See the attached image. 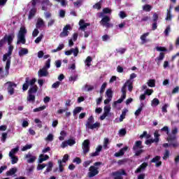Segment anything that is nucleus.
Segmentation results:
<instances>
[{
  "label": "nucleus",
  "instance_id": "4468645a",
  "mask_svg": "<svg viewBox=\"0 0 179 179\" xmlns=\"http://www.w3.org/2000/svg\"><path fill=\"white\" fill-rule=\"evenodd\" d=\"M103 150V146L99 145L96 148V151L90 155V157H96V156H99L101 151Z\"/></svg>",
  "mask_w": 179,
  "mask_h": 179
},
{
  "label": "nucleus",
  "instance_id": "a878e982",
  "mask_svg": "<svg viewBox=\"0 0 179 179\" xmlns=\"http://www.w3.org/2000/svg\"><path fill=\"white\" fill-rule=\"evenodd\" d=\"M50 159V157L48 155H43L41 154L38 159V163L41 164L43 162H45V160H48Z\"/></svg>",
  "mask_w": 179,
  "mask_h": 179
},
{
  "label": "nucleus",
  "instance_id": "dca6fc26",
  "mask_svg": "<svg viewBox=\"0 0 179 179\" xmlns=\"http://www.w3.org/2000/svg\"><path fill=\"white\" fill-rule=\"evenodd\" d=\"M128 150V147L125 146L120 149L117 152L115 153V157H120V156H124L125 155V151Z\"/></svg>",
  "mask_w": 179,
  "mask_h": 179
},
{
  "label": "nucleus",
  "instance_id": "20e7f679",
  "mask_svg": "<svg viewBox=\"0 0 179 179\" xmlns=\"http://www.w3.org/2000/svg\"><path fill=\"white\" fill-rule=\"evenodd\" d=\"M36 78H32L31 80H30V78H29V77H27L25 78V83H24L22 85L23 92H26V90H27L29 89V85H30V86H34V84L36 83Z\"/></svg>",
  "mask_w": 179,
  "mask_h": 179
},
{
  "label": "nucleus",
  "instance_id": "f704fd0d",
  "mask_svg": "<svg viewBox=\"0 0 179 179\" xmlns=\"http://www.w3.org/2000/svg\"><path fill=\"white\" fill-rule=\"evenodd\" d=\"M100 127H101L100 122H96L92 124L87 129H99Z\"/></svg>",
  "mask_w": 179,
  "mask_h": 179
},
{
  "label": "nucleus",
  "instance_id": "a18cd8bd",
  "mask_svg": "<svg viewBox=\"0 0 179 179\" xmlns=\"http://www.w3.org/2000/svg\"><path fill=\"white\" fill-rule=\"evenodd\" d=\"M143 10H145V12H150L152 10V6L149 4H145L143 6Z\"/></svg>",
  "mask_w": 179,
  "mask_h": 179
},
{
  "label": "nucleus",
  "instance_id": "6e6d98bb",
  "mask_svg": "<svg viewBox=\"0 0 179 179\" xmlns=\"http://www.w3.org/2000/svg\"><path fill=\"white\" fill-rule=\"evenodd\" d=\"M170 157V151L169 150H166L164 154L163 159L164 160H167Z\"/></svg>",
  "mask_w": 179,
  "mask_h": 179
},
{
  "label": "nucleus",
  "instance_id": "aec40b11",
  "mask_svg": "<svg viewBox=\"0 0 179 179\" xmlns=\"http://www.w3.org/2000/svg\"><path fill=\"white\" fill-rule=\"evenodd\" d=\"M73 54L74 57H78V54H79V48H71L70 50H68V55H72Z\"/></svg>",
  "mask_w": 179,
  "mask_h": 179
},
{
  "label": "nucleus",
  "instance_id": "412c9836",
  "mask_svg": "<svg viewBox=\"0 0 179 179\" xmlns=\"http://www.w3.org/2000/svg\"><path fill=\"white\" fill-rule=\"evenodd\" d=\"M36 13H37V8H32L29 10L28 19H29V20H31V19H33V17H34V16H36Z\"/></svg>",
  "mask_w": 179,
  "mask_h": 179
},
{
  "label": "nucleus",
  "instance_id": "052dcab7",
  "mask_svg": "<svg viewBox=\"0 0 179 179\" xmlns=\"http://www.w3.org/2000/svg\"><path fill=\"white\" fill-rule=\"evenodd\" d=\"M10 59V55L6 53L3 55V62H8V59Z\"/></svg>",
  "mask_w": 179,
  "mask_h": 179
},
{
  "label": "nucleus",
  "instance_id": "864d4df0",
  "mask_svg": "<svg viewBox=\"0 0 179 179\" xmlns=\"http://www.w3.org/2000/svg\"><path fill=\"white\" fill-rule=\"evenodd\" d=\"M11 158V164H16L19 162V157L16 156L10 157Z\"/></svg>",
  "mask_w": 179,
  "mask_h": 179
},
{
  "label": "nucleus",
  "instance_id": "3c124183",
  "mask_svg": "<svg viewBox=\"0 0 179 179\" xmlns=\"http://www.w3.org/2000/svg\"><path fill=\"white\" fill-rule=\"evenodd\" d=\"M76 144V141L75 138H69L68 139V146H73V145Z\"/></svg>",
  "mask_w": 179,
  "mask_h": 179
},
{
  "label": "nucleus",
  "instance_id": "0eeeda50",
  "mask_svg": "<svg viewBox=\"0 0 179 179\" xmlns=\"http://www.w3.org/2000/svg\"><path fill=\"white\" fill-rule=\"evenodd\" d=\"M88 152H90V140L86 139L83 143V153L86 155Z\"/></svg>",
  "mask_w": 179,
  "mask_h": 179
},
{
  "label": "nucleus",
  "instance_id": "ea45409f",
  "mask_svg": "<svg viewBox=\"0 0 179 179\" xmlns=\"http://www.w3.org/2000/svg\"><path fill=\"white\" fill-rule=\"evenodd\" d=\"M147 84L149 87H155V86H156V80L150 79L148 81Z\"/></svg>",
  "mask_w": 179,
  "mask_h": 179
},
{
  "label": "nucleus",
  "instance_id": "13d9d810",
  "mask_svg": "<svg viewBox=\"0 0 179 179\" xmlns=\"http://www.w3.org/2000/svg\"><path fill=\"white\" fill-rule=\"evenodd\" d=\"M7 138H8V133L6 132L3 133L1 135V142H3V143H5V142H6Z\"/></svg>",
  "mask_w": 179,
  "mask_h": 179
},
{
  "label": "nucleus",
  "instance_id": "e2e57ef3",
  "mask_svg": "<svg viewBox=\"0 0 179 179\" xmlns=\"http://www.w3.org/2000/svg\"><path fill=\"white\" fill-rule=\"evenodd\" d=\"M82 111V107H76L73 110V115H76V114H79Z\"/></svg>",
  "mask_w": 179,
  "mask_h": 179
},
{
  "label": "nucleus",
  "instance_id": "39448f33",
  "mask_svg": "<svg viewBox=\"0 0 179 179\" xmlns=\"http://www.w3.org/2000/svg\"><path fill=\"white\" fill-rule=\"evenodd\" d=\"M113 179H124L122 176H127L125 169H120L119 171L112 173Z\"/></svg>",
  "mask_w": 179,
  "mask_h": 179
},
{
  "label": "nucleus",
  "instance_id": "ddd939ff",
  "mask_svg": "<svg viewBox=\"0 0 179 179\" xmlns=\"http://www.w3.org/2000/svg\"><path fill=\"white\" fill-rule=\"evenodd\" d=\"M79 30L85 31V30H86V27H87V26H90V23L85 22V20H80L79 21Z\"/></svg>",
  "mask_w": 179,
  "mask_h": 179
},
{
  "label": "nucleus",
  "instance_id": "de8ad7c7",
  "mask_svg": "<svg viewBox=\"0 0 179 179\" xmlns=\"http://www.w3.org/2000/svg\"><path fill=\"white\" fill-rule=\"evenodd\" d=\"M69 80V82H76V80H78V73H74L73 76H71Z\"/></svg>",
  "mask_w": 179,
  "mask_h": 179
},
{
  "label": "nucleus",
  "instance_id": "603ef678",
  "mask_svg": "<svg viewBox=\"0 0 179 179\" xmlns=\"http://www.w3.org/2000/svg\"><path fill=\"white\" fill-rule=\"evenodd\" d=\"M125 83H127V86H128L129 92H132V89H134V86L132 85V82L130 80H127Z\"/></svg>",
  "mask_w": 179,
  "mask_h": 179
},
{
  "label": "nucleus",
  "instance_id": "c03bdc74",
  "mask_svg": "<svg viewBox=\"0 0 179 179\" xmlns=\"http://www.w3.org/2000/svg\"><path fill=\"white\" fill-rule=\"evenodd\" d=\"M121 92L122 93V96L127 97V83H124L122 87Z\"/></svg>",
  "mask_w": 179,
  "mask_h": 179
},
{
  "label": "nucleus",
  "instance_id": "72a5a7b5",
  "mask_svg": "<svg viewBox=\"0 0 179 179\" xmlns=\"http://www.w3.org/2000/svg\"><path fill=\"white\" fill-rule=\"evenodd\" d=\"M17 172V168H11L9 171L6 172V176H13L16 174Z\"/></svg>",
  "mask_w": 179,
  "mask_h": 179
},
{
  "label": "nucleus",
  "instance_id": "e433bc0d",
  "mask_svg": "<svg viewBox=\"0 0 179 179\" xmlns=\"http://www.w3.org/2000/svg\"><path fill=\"white\" fill-rule=\"evenodd\" d=\"M154 137L155 143H159V141H160V135L159 134V131H156L154 133Z\"/></svg>",
  "mask_w": 179,
  "mask_h": 179
},
{
  "label": "nucleus",
  "instance_id": "0e129e2a",
  "mask_svg": "<svg viewBox=\"0 0 179 179\" xmlns=\"http://www.w3.org/2000/svg\"><path fill=\"white\" fill-rule=\"evenodd\" d=\"M119 135H120V136H125V135H127V129H121L119 131Z\"/></svg>",
  "mask_w": 179,
  "mask_h": 179
},
{
  "label": "nucleus",
  "instance_id": "7ed1b4c3",
  "mask_svg": "<svg viewBox=\"0 0 179 179\" xmlns=\"http://www.w3.org/2000/svg\"><path fill=\"white\" fill-rule=\"evenodd\" d=\"M177 134H178V129L175 127L172 129L171 133H169V136L166 138L168 142H178L177 141Z\"/></svg>",
  "mask_w": 179,
  "mask_h": 179
},
{
  "label": "nucleus",
  "instance_id": "f03ea898",
  "mask_svg": "<svg viewBox=\"0 0 179 179\" xmlns=\"http://www.w3.org/2000/svg\"><path fill=\"white\" fill-rule=\"evenodd\" d=\"M10 57L8 59L6 63L5 70L6 71H2V69L0 68V76L1 78H6L9 75V69H10Z\"/></svg>",
  "mask_w": 179,
  "mask_h": 179
},
{
  "label": "nucleus",
  "instance_id": "58836bf2",
  "mask_svg": "<svg viewBox=\"0 0 179 179\" xmlns=\"http://www.w3.org/2000/svg\"><path fill=\"white\" fill-rule=\"evenodd\" d=\"M143 103H141L140 104V107L138 108V110H136L134 114L136 117H138V115H139L141 113H142V110H143Z\"/></svg>",
  "mask_w": 179,
  "mask_h": 179
},
{
  "label": "nucleus",
  "instance_id": "393cba45",
  "mask_svg": "<svg viewBox=\"0 0 179 179\" xmlns=\"http://www.w3.org/2000/svg\"><path fill=\"white\" fill-rule=\"evenodd\" d=\"M17 44H26V36L17 35Z\"/></svg>",
  "mask_w": 179,
  "mask_h": 179
},
{
  "label": "nucleus",
  "instance_id": "9d476101",
  "mask_svg": "<svg viewBox=\"0 0 179 179\" xmlns=\"http://www.w3.org/2000/svg\"><path fill=\"white\" fill-rule=\"evenodd\" d=\"M103 111V114L100 116V120L101 121L106 120V117H108V115H111V113H110V111H111V107L104 106Z\"/></svg>",
  "mask_w": 179,
  "mask_h": 179
},
{
  "label": "nucleus",
  "instance_id": "7c9ffc66",
  "mask_svg": "<svg viewBox=\"0 0 179 179\" xmlns=\"http://www.w3.org/2000/svg\"><path fill=\"white\" fill-rule=\"evenodd\" d=\"M126 98H127V96H124L122 95L120 99H119L117 101H115L113 102V106L116 107L117 104H121V103H122L124 101V100H125Z\"/></svg>",
  "mask_w": 179,
  "mask_h": 179
},
{
  "label": "nucleus",
  "instance_id": "f8f14e48",
  "mask_svg": "<svg viewBox=\"0 0 179 179\" xmlns=\"http://www.w3.org/2000/svg\"><path fill=\"white\" fill-rule=\"evenodd\" d=\"M13 38H15V34H11L10 35H5L3 39L4 40V43H8V45L12 44V41H13Z\"/></svg>",
  "mask_w": 179,
  "mask_h": 179
},
{
  "label": "nucleus",
  "instance_id": "c756f323",
  "mask_svg": "<svg viewBox=\"0 0 179 179\" xmlns=\"http://www.w3.org/2000/svg\"><path fill=\"white\" fill-rule=\"evenodd\" d=\"M44 26V20L41 18H38L36 24V29H41Z\"/></svg>",
  "mask_w": 179,
  "mask_h": 179
},
{
  "label": "nucleus",
  "instance_id": "49530a36",
  "mask_svg": "<svg viewBox=\"0 0 179 179\" xmlns=\"http://www.w3.org/2000/svg\"><path fill=\"white\" fill-rule=\"evenodd\" d=\"M51 66V59H48L45 63V66H43V68H45V69H50Z\"/></svg>",
  "mask_w": 179,
  "mask_h": 179
},
{
  "label": "nucleus",
  "instance_id": "4be33fe9",
  "mask_svg": "<svg viewBox=\"0 0 179 179\" xmlns=\"http://www.w3.org/2000/svg\"><path fill=\"white\" fill-rule=\"evenodd\" d=\"M38 91V87L37 85H34L28 90V94H34L35 93H37Z\"/></svg>",
  "mask_w": 179,
  "mask_h": 179
},
{
  "label": "nucleus",
  "instance_id": "09e8293b",
  "mask_svg": "<svg viewBox=\"0 0 179 179\" xmlns=\"http://www.w3.org/2000/svg\"><path fill=\"white\" fill-rule=\"evenodd\" d=\"M106 94L108 99H113V90L111 89H108L106 90Z\"/></svg>",
  "mask_w": 179,
  "mask_h": 179
},
{
  "label": "nucleus",
  "instance_id": "c9c22d12",
  "mask_svg": "<svg viewBox=\"0 0 179 179\" xmlns=\"http://www.w3.org/2000/svg\"><path fill=\"white\" fill-rule=\"evenodd\" d=\"M19 152V147L13 148L9 152V157L15 156Z\"/></svg>",
  "mask_w": 179,
  "mask_h": 179
},
{
  "label": "nucleus",
  "instance_id": "f3484780",
  "mask_svg": "<svg viewBox=\"0 0 179 179\" xmlns=\"http://www.w3.org/2000/svg\"><path fill=\"white\" fill-rule=\"evenodd\" d=\"M170 146H173L175 148H178V146H179L178 141L169 142V143H164L163 144L164 148H169Z\"/></svg>",
  "mask_w": 179,
  "mask_h": 179
},
{
  "label": "nucleus",
  "instance_id": "2f4dec72",
  "mask_svg": "<svg viewBox=\"0 0 179 179\" xmlns=\"http://www.w3.org/2000/svg\"><path fill=\"white\" fill-rule=\"evenodd\" d=\"M60 37H66L68 36V24H66L63 29V31L60 33Z\"/></svg>",
  "mask_w": 179,
  "mask_h": 179
},
{
  "label": "nucleus",
  "instance_id": "bf43d9fd",
  "mask_svg": "<svg viewBox=\"0 0 179 179\" xmlns=\"http://www.w3.org/2000/svg\"><path fill=\"white\" fill-rule=\"evenodd\" d=\"M46 106H40L38 108H36L34 109V113H38V111H43V110H45Z\"/></svg>",
  "mask_w": 179,
  "mask_h": 179
},
{
  "label": "nucleus",
  "instance_id": "69168bd1",
  "mask_svg": "<svg viewBox=\"0 0 179 179\" xmlns=\"http://www.w3.org/2000/svg\"><path fill=\"white\" fill-rule=\"evenodd\" d=\"M156 50H157V51H162L163 52H167V49L166 48L162 47V46H157L156 48Z\"/></svg>",
  "mask_w": 179,
  "mask_h": 179
},
{
  "label": "nucleus",
  "instance_id": "5fc2aeb1",
  "mask_svg": "<svg viewBox=\"0 0 179 179\" xmlns=\"http://www.w3.org/2000/svg\"><path fill=\"white\" fill-rule=\"evenodd\" d=\"M160 159H162V157L157 155L151 159L150 163H157V162L160 161Z\"/></svg>",
  "mask_w": 179,
  "mask_h": 179
},
{
  "label": "nucleus",
  "instance_id": "338daca9",
  "mask_svg": "<svg viewBox=\"0 0 179 179\" xmlns=\"http://www.w3.org/2000/svg\"><path fill=\"white\" fill-rule=\"evenodd\" d=\"M161 131L166 132V135H168V136L170 134V131H169V127L167 126H164L163 128H162Z\"/></svg>",
  "mask_w": 179,
  "mask_h": 179
},
{
  "label": "nucleus",
  "instance_id": "79ce46f5",
  "mask_svg": "<svg viewBox=\"0 0 179 179\" xmlns=\"http://www.w3.org/2000/svg\"><path fill=\"white\" fill-rule=\"evenodd\" d=\"M159 104H160V101H159L157 98H155L151 102V106L152 107H157Z\"/></svg>",
  "mask_w": 179,
  "mask_h": 179
},
{
  "label": "nucleus",
  "instance_id": "4c0bfd02",
  "mask_svg": "<svg viewBox=\"0 0 179 179\" xmlns=\"http://www.w3.org/2000/svg\"><path fill=\"white\" fill-rule=\"evenodd\" d=\"M93 61V59L92 58V57H90V56H88L87 58H86V59H85V64H86V65L88 66V68L90 67V66H92V62Z\"/></svg>",
  "mask_w": 179,
  "mask_h": 179
},
{
  "label": "nucleus",
  "instance_id": "a19ab883",
  "mask_svg": "<svg viewBox=\"0 0 179 179\" xmlns=\"http://www.w3.org/2000/svg\"><path fill=\"white\" fill-rule=\"evenodd\" d=\"M52 166H53L52 163L51 162H49L48 166L46 170L45 171L44 174H47V173H50V171H52Z\"/></svg>",
  "mask_w": 179,
  "mask_h": 179
},
{
  "label": "nucleus",
  "instance_id": "1a4fd4ad",
  "mask_svg": "<svg viewBox=\"0 0 179 179\" xmlns=\"http://www.w3.org/2000/svg\"><path fill=\"white\" fill-rule=\"evenodd\" d=\"M110 20L111 19L110 18V17H108V15H105L100 21V24L108 29V27L111 26V24H110Z\"/></svg>",
  "mask_w": 179,
  "mask_h": 179
},
{
  "label": "nucleus",
  "instance_id": "8fccbe9b",
  "mask_svg": "<svg viewBox=\"0 0 179 179\" xmlns=\"http://www.w3.org/2000/svg\"><path fill=\"white\" fill-rule=\"evenodd\" d=\"M125 163H128V159L124 158L122 159H120L117 161V164L119 166H122V164H125Z\"/></svg>",
  "mask_w": 179,
  "mask_h": 179
},
{
  "label": "nucleus",
  "instance_id": "f257e3e1",
  "mask_svg": "<svg viewBox=\"0 0 179 179\" xmlns=\"http://www.w3.org/2000/svg\"><path fill=\"white\" fill-rule=\"evenodd\" d=\"M99 166H103V162H97L94 163L93 166H91L89 168V172L87 173V176L90 178H93V177H96L97 174H99Z\"/></svg>",
  "mask_w": 179,
  "mask_h": 179
},
{
  "label": "nucleus",
  "instance_id": "2eb2a0df",
  "mask_svg": "<svg viewBox=\"0 0 179 179\" xmlns=\"http://www.w3.org/2000/svg\"><path fill=\"white\" fill-rule=\"evenodd\" d=\"M38 73V76H40L41 78H43L44 76H48V71L47 69L44 67L39 69Z\"/></svg>",
  "mask_w": 179,
  "mask_h": 179
},
{
  "label": "nucleus",
  "instance_id": "9b49d317",
  "mask_svg": "<svg viewBox=\"0 0 179 179\" xmlns=\"http://www.w3.org/2000/svg\"><path fill=\"white\" fill-rule=\"evenodd\" d=\"M24 158L27 159V163H29V164L34 163V162L37 160V157H36V155H31V153L30 152L25 155Z\"/></svg>",
  "mask_w": 179,
  "mask_h": 179
},
{
  "label": "nucleus",
  "instance_id": "bb28decb",
  "mask_svg": "<svg viewBox=\"0 0 179 179\" xmlns=\"http://www.w3.org/2000/svg\"><path fill=\"white\" fill-rule=\"evenodd\" d=\"M27 34V29H26L24 27H21L17 36H22L26 37Z\"/></svg>",
  "mask_w": 179,
  "mask_h": 179
},
{
  "label": "nucleus",
  "instance_id": "cd10ccee",
  "mask_svg": "<svg viewBox=\"0 0 179 179\" xmlns=\"http://www.w3.org/2000/svg\"><path fill=\"white\" fill-rule=\"evenodd\" d=\"M164 57H165L164 52H161L159 53V57L155 58V62L157 64H159L160 61H163L164 59Z\"/></svg>",
  "mask_w": 179,
  "mask_h": 179
},
{
  "label": "nucleus",
  "instance_id": "6e6552de",
  "mask_svg": "<svg viewBox=\"0 0 179 179\" xmlns=\"http://www.w3.org/2000/svg\"><path fill=\"white\" fill-rule=\"evenodd\" d=\"M66 162H68V154L64 155L62 160H58L59 170L60 173H62V171H64V166H65V164H66Z\"/></svg>",
  "mask_w": 179,
  "mask_h": 179
},
{
  "label": "nucleus",
  "instance_id": "4d7b16f0",
  "mask_svg": "<svg viewBox=\"0 0 179 179\" xmlns=\"http://www.w3.org/2000/svg\"><path fill=\"white\" fill-rule=\"evenodd\" d=\"M60 136L59 137V141H64L65 139V136H66V132L65 131H62L60 132Z\"/></svg>",
  "mask_w": 179,
  "mask_h": 179
},
{
  "label": "nucleus",
  "instance_id": "774afa93",
  "mask_svg": "<svg viewBox=\"0 0 179 179\" xmlns=\"http://www.w3.org/2000/svg\"><path fill=\"white\" fill-rule=\"evenodd\" d=\"M171 29V28L170 25H168L166 27L165 31H164L165 36H169V33H170Z\"/></svg>",
  "mask_w": 179,
  "mask_h": 179
},
{
  "label": "nucleus",
  "instance_id": "c85d7f7f",
  "mask_svg": "<svg viewBox=\"0 0 179 179\" xmlns=\"http://www.w3.org/2000/svg\"><path fill=\"white\" fill-rule=\"evenodd\" d=\"M18 54L20 57H23V55L29 54V50L27 48H22L18 52Z\"/></svg>",
  "mask_w": 179,
  "mask_h": 179
},
{
  "label": "nucleus",
  "instance_id": "423d86ee",
  "mask_svg": "<svg viewBox=\"0 0 179 179\" xmlns=\"http://www.w3.org/2000/svg\"><path fill=\"white\" fill-rule=\"evenodd\" d=\"M5 85H8V87L7 88V90L10 96L15 94V87L17 86L16 83L12 82V81H8L5 83Z\"/></svg>",
  "mask_w": 179,
  "mask_h": 179
},
{
  "label": "nucleus",
  "instance_id": "473e14b6",
  "mask_svg": "<svg viewBox=\"0 0 179 179\" xmlns=\"http://www.w3.org/2000/svg\"><path fill=\"white\" fill-rule=\"evenodd\" d=\"M27 100L30 103H34V101H36V95H34L33 94H28Z\"/></svg>",
  "mask_w": 179,
  "mask_h": 179
},
{
  "label": "nucleus",
  "instance_id": "6ab92c4d",
  "mask_svg": "<svg viewBox=\"0 0 179 179\" xmlns=\"http://www.w3.org/2000/svg\"><path fill=\"white\" fill-rule=\"evenodd\" d=\"M138 149H143V145H142L141 141H137L135 142L133 146V150H138Z\"/></svg>",
  "mask_w": 179,
  "mask_h": 179
},
{
  "label": "nucleus",
  "instance_id": "37998d69",
  "mask_svg": "<svg viewBox=\"0 0 179 179\" xmlns=\"http://www.w3.org/2000/svg\"><path fill=\"white\" fill-rule=\"evenodd\" d=\"M92 90H94V86L89 85L87 84H86L85 85V92H92Z\"/></svg>",
  "mask_w": 179,
  "mask_h": 179
},
{
  "label": "nucleus",
  "instance_id": "b1692460",
  "mask_svg": "<svg viewBox=\"0 0 179 179\" xmlns=\"http://www.w3.org/2000/svg\"><path fill=\"white\" fill-rule=\"evenodd\" d=\"M94 122V117L91 115L87 120V122L85 124L86 128H89L92 124Z\"/></svg>",
  "mask_w": 179,
  "mask_h": 179
},
{
  "label": "nucleus",
  "instance_id": "a211bd4d",
  "mask_svg": "<svg viewBox=\"0 0 179 179\" xmlns=\"http://www.w3.org/2000/svg\"><path fill=\"white\" fill-rule=\"evenodd\" d=\"M146 167H148V162H143L141 165L138 166V168H137V169L135 171V173H141L142 171H143V170H145V169H146Z\"/></svg>",
  "mask_w": 179,
  "mask_h": 179
},
{
  "label": "nucleus",
  "instance_id": "5701e85b",
  "mask_svg": "<svg viewBox=\"0 0 179 179\" xmlns=\"http://www.w3.org/2000/svg\"><path fill=\"white\" fill-rule=\"evenodd\" d=\"M149 36V32H146L141 36L140 38L141 40V44H146L149 40L146 39V38Z\"/></svg>",
  "mask_w": 179,
  "mask_h": 179
},
{
  "label": "nucleus",
  "instance_id": "680f3d73",
  "mask_svg": "<svg viewBox=\"0 0 179 179\" xmlns=\"http://www.w3.org/2000/svg\"><path fill=\"white\" fill-rule=\"evenodd\" d=\"M157 20H159V14L157 13H155L152 15V22H157Z\"/></svg>",
  "mask_w": 179,
  "mask_h": 179
}]
</instances>
